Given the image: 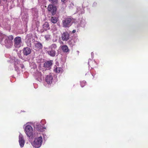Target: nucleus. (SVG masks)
Masks as SVG:
<instances>
[{"label":"nucleus","instance_id":"nucleus-10","mask_svg":"<svg viewBox=\"0 0 148 148\" xmlns=\"http://www.w3.org/2000/svg\"><path fill=\"white\" fill-rule=\"evenodd\" d=\"M62 38L63 41H67L69 39V35L67 32L63 33L62 36Z\"/></svg>","mask_w":148,"mask_h":148},{"label":"nucleus","instance_id":"nucleus-6","mask_svg":"<svg viewBox=\"0 0 148 148\" xmlns=\"http://www.w3.org/2000/svg\"><path fill=\"white\" fill-rule=\"evenodd\" d=\"M18 142L20 147H23L25 144V141L23 136L21 134H20L19 135Z\"/></svg>","mask_w":148,"mask_h":148},{"label":"nucleus","instance_id":"nucleus-27","mask_svg":"<svg viewBox=\"0 0 148 148\" xmlns=\"http://www.w3.org/2000/svg\"><path fill=\"white\" fill-rule=\"evenodd\" d=\"M82 21L81 22V26H82V27H84V25H85V24H84V25H83V24H82Z\"/></svg>","mask_w":148,"mask_h":148},{"label":"nucleus","instance_id":"nucleus-24","mask_svg":"<svg viewBox=\"0 0 148 148\" xmlns=\"http://www.w3.org/2000/svg\"><path fill=\"white\" fill-rule=\"evenodd\" d=\"M69 44L72 46L74 45V43L73 40H71L69 42Z\"/></svg>","mask_w":148,"mask_h":148},{"label":"nucleus","instance_id":"nucleus-20","mask_svg":"<svg viewBox=\"0 0 148 148\" xmlns=\"http://www.w3.org/2000/svg\"><path fill=\"white\" fill-rule=\"evenodd\" d=\"M34 127H36V128H37L38 130H39V128H40L41 127V125L40 124L37 122H35L34 123Z\"/></svg>","mask_w":148,"mask_h":148},{"label":"nucleus","instance_id":"nucleus-25","mask_svg":"<svg viewBox=\"0 0 148 148\" xmlns=\"http://www.w3.org/2000/svg\"><path fill=\"white\" fill-rule=\"evenodd\" d=\"M86 82L85 81H83L82 82H81V87H83L84 86V85H83V84H86Z\"/></svg>","mask_w":148,"mask_h":148},{"label":"nucleus","instance_id":"nucleus-13","mask_svg":"<svg viewBox=\"0 0 148 148\" xmlns=\"http://www.w3.org/2000/svg\"><path fill=\"white\" fill-rule=\"evenodd\" d=\"M53 70L56 73H60L62 72V69L61 68L58 67L56 66H55L54 67Z\"/></svg>","mask_w":148,"mask_h":148},{"label":"nucleus","instance_id":"nucleus-7","mask_svg":"<svg viewBox=\"0 0 148 148\" xmlns=\"http://www.w3.org/2000/svg\"><path fill=\"white\" fill-rule=\"evenodd\" d=\"M48 11H51L52 15H54L56 13V7L53 6L52 5H49L48 8Z\"/></svg>","mask_w":148,"mask_h":148},{"label":"nucleus","instance_id":"nucleus-4","mask_svg":"<svg viewBox=\"0 0 148 148\" xmlns=\"http://www.w3.org/2000/svg\"><path fill=\"white\" fill-rule=\"evenodd\" d=\"M72 23V19L67 18H64L62 21V25L65 27H68L71 25Z\"/></svg>","mask_w":148,"mask_h":148},{"label":"nucleus","instance_id":"nucleus-31","mask_svg":"<svg viewBox=\"0 0 148 148\" xmlns=\"http://www.w3.org/2000/svg\"><path fill=\"white\" fill-rule=\"evenodd\" d=\"M44 120H42L41 121V123H42V122L44 121Z\"/></svg>","mask_w":148,"mask_h":148},{"label":"nucleus","instance_id":"nucleus-32","mask_svg":"<svg viewBox=\"0 0 148 148\" xmlns=\"http://www.w3.org/2000/svg\"><path fill=\"white\" fill-rule=\"evenodd\" d=\"M70 5H73V4H70Z\"/></svg>","mask_w":148,"mask_h":148},{"label":"nucleus","instance_id":"nucleus-33","mask_svg":"<svg viewBox=\"0 0 148 148\" xmlns=\"http://www.w3.org/2000/svg\"><path fill=\"white\" fill-rule=\"evenodd\" d=\"M30 45H30H30H29V46H30Z\"/></svg>","mask_w":148,"mask_h":148},{"label":"nucleus","instance_id":"nucleus-3","mask_svg":"<svg viewBox=\"0 0 148 148\" xmlns=\"http://www.w3.org/2000/svg\"><path fill=\"white\" fill-rule=\"evenodd\" d=\"M25 131L27 136L30 137L33 135V129L32 127L29 125H25Z\"/></svg>","mask_w":148,"mask_h":148},{"label":"nucleus","instance_id":"nucleus-9","mask_svg":"<svg viewBox=\"0 0 148 148\" xmlns=\"http://www.w3.org/2000/svg\"><path fill=\"white\" fill-rule=\"evenodd\" d=\"M15 62H14V67L16 70H17L19 66H20L21 68H23L24 67V66L23 64H18V62L19 61L18 60L14 59Z\"/></svg>","mask_w":148,"mask_h":148},{"label":"nucleus","instance_id":"nucleus-18","mask_svg":"<svg viewBox=\"0 0 148 148\" xmlns=\"http://www.w3.org/2000/svg\"><path fill=\"white\" fill-rule=\"evenodd\" d=\"M57 47V45L56 44H52L49 47V48L51 50H54Z\"/></svg>","mask_w":148,"mask_h":148},{"label":"nucleus","instance_id":"nucleus-1","mask_svg":"<svg viewBox=\"0 0 148 148\" xmlns=\"http://www.w3.org/2000/svg\"><path fill=\"white\" fill-rule=\"evenodd\" d=\"M13 39V37L11 35L8 37L4 34H2L0 32L1 43L2 44L5 45L7 48H9L12 45V40Z\"/></svg>","mask_w":148,"mask_h":148},{"label":"nucleus","instance_id":"nucleus-26","mask_svg":"<svg viewBox=\"0 0 148 148\" xmlns=\"http://www.w3.org/2000/svg\"><path fill=\"white\" fill-rule=\"evenodd\" d=\"M18 56H19V57L21 58V59H22V56H21V54L20 53H18Z\"/></svg>","mask_w":148,"mask_h":148},{"label":"nucleus","instance_id":"nucleus-22","mask_svg":"<svg viewBox=\"0 0 148 148\" xmlns=\"http://www.w3.org/2000/svg\"><path fill=\"white\" fill-rule=\"evenodd\" d=\"M36 75L37 77H38V78H39L41 77V74L40 72H38L37 74H36Z\"/></svg>","mask_w":148,"mask_h":148},{"label":"nucleus","instance_id":"nucleus-30","mask_svg":"<svg viewBox=\"0 0 148 148\" xmlns=\"http://www.w3.org/2000/svg\"><path fill=\"white\" fill-rule=\"evenodd\" d=\"M53 42H56V40H53Z\"/></svg>","mask_w":148,"mask_h":148},{"label":"nucleus","instance_id":"nucleus-14","mask_svg":"<svg viewBox=\"0 0 148 148\" xmlns=\"http://www.w3.org/2000/svg\"><path fill=\"white\" fill-rule=\"evenodd\" d=\"M51 65L52 62L51 61L47 62L44 64V66L48 68H49Z\"/></svg>","mask_w":148,"mask_h":148},{"label":"nucleus","instance_id":"nucleus-28","mask_svg":"<svg viewBox=\"0 0 148 148\" xmlns=\"http://www.w3.org/2000/svg\"><path fill=\"white\" fill-rule=\"evenodd\" d=\"M75 32L76 30H73L72 31V32L73 33H75Z\"/></svg>","mask_w":148,"mask_h":148},{"label":"nucleus","instance_id":"nucleus-16","mask_svg":"<svg viewBox=\"0 0 148 148\" xmlns=\"http://www.w3.org/2000/svg\"><path fill=\"white\" fill-rule=\"evenodd\" d=\"M43 28L44 30H47L49 29V25L47 22H45L43 25Z\"/></svg>","mask_w":148,"mask_h":148},{"label":"nucleus","instance_id":"nucleus-11","mask_svg":"<svg viewBox=\"0 0 148 148\" xmlns=\"http://www.w3.org/2000/svg\"><path fill=\"white\" fill-rule=\"evenodd\" d=\"M31 52V49L27 47L24 49L23 52L24 55L27 56L30 54Z\"/></svg>","mask_w":148,"mask_h":148},{"label":"nucleus","instance_id":"nucleus-15","mask_svg":"<svg viewBox=\"0 0 148 148\" xmlns=\"http://www.w3.org/2000/svg\"><path fill=\"white\" fill-rule=\"evenodd\" d=\"M48 54L50 56L54 57L56 55V51L54 50H51V51H48L47 52Z\"/></svg>","mask_w":148,"mask_h":148},{"label":"nucleus","instance_id":"nucleus-2","mask_svg":"<svg viewBox=\"0 0 148 148\" xmlns=\"http://www.w3.org/2000/svg\"><path fill=\"white\" fill-rule=\"evenodd\" d=\"M42 141V138L41 136L36 138L32 143L33 146L36 148L40 147L41 145Z\"/></svg>","mask_w":148,"mask_h":148},{"label":"nucleus","instance_id":"nucleus-29","mask_svg":"<svg viewBox=\"0 0 148 148\" xmlns=\"http://www.w3.org/2000/svg\"><path fill=\"white\" fill-rule=\"evenodd\" d=\"M66 0H61L62 2H64Z\"/></svg>","mask_w":148,"mask_h":148},{"label":"nucleus","instance_id":"nucleus-17","mask_svg":"<svg viewBox=\"0 0 148 148\" xmlns=\"http://www.w3.org/2000/svg\"><path fill=\"white\" fill-rule=\"evenodd\" d=\"M51 22L53 23H56L58 21L57 18L55 17H52L51 19Z\"/></svg>","mask_w":148,"mask_h":148},{"label":"nucleus","instance_id":"nucleus-21","mask_svg":"<svg viewBox=\"0 0 148 148\" xmlns=\"http://www.w3.org/2000/svg\"><path fill=\"white\" fill-rule=\"evenodd\" d=\"M51 36L49 34H46L45 35V38L47 40H49Z\"/></svg>","mask_w":148,"mask_h":148},{"label":"nucleus","instance_id":"nucleus-19","mask_svg":"<svg viewBox=\"0 0 148 148\" xmlns=\"http://www.w3.org/2000/svg\"><path fill=\"white\" fill-rule=\"evenodd\" d=\"M62 49L64 52H67L69 51L68 47L66 45L63 46L62 47Z\"/></svg>","mask_w":148,"mask_h":148},{"label":"nucleus","instance_id":"nucleus-12","mask_svg":"<svg viewBox=\"0 0 148 148\" xmlns=\"http://www.w3.org/2000/svg\"><path fill=\"white\" fill-rule=\"evenodd\" d=\"M42 45L39 42H37L35 43V48L36 50H39L42 48Z\"/></svg>","mask_w":148,"mask_h":148},{"label":"nucleus","instance_id":"nucleus-23","mask_svg":"<svg viewBox=\"0 0 148 148\" xmlns=\"http://www.w3.org/2000/svg\"><path fill=\"white\" fill-rule=\"evenodd\" d=\"M49 1L54 4H56L58 2L57 0H49Z\"/></svg>","mask_w":148,"mask_h":148},{"label":"nucleus","instance_id":"nucleus-5","mask_svg":"<svg viewBox=\"0 0 148 148\" xmlns=\"http://www.w3.org/2000/svg\"><path fill=\"white\" fill-rule=\"evenodd\" d=\"M14 46L16 47H20L22 44L21 38L19 37H17L14 39Z\"/></svg>","mask_w":148,"mask_h":148},{"label":"nucleus","instance_id":"nucleus-8","mask_svg":"<svg viewBox=\"0 0 148 148\" xmlns=\"http://www.w3.org/2000/svg\"><path fill=\"white\" fill-rule=\"evenodd\" d=\"M53 77L51 73L47 75L45 78V81L48 84H50L52 83Z\"/></svg>","mask_w":148,"mask_h":148}]
</instances>
